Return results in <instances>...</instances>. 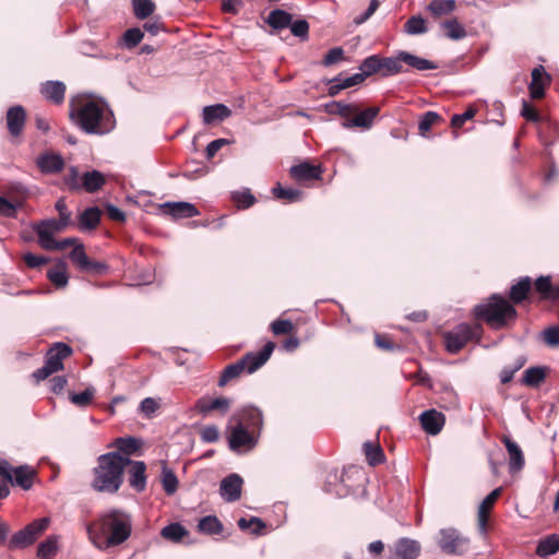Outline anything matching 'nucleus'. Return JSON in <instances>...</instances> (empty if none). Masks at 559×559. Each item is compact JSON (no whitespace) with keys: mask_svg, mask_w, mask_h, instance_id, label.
<instances>
[{"mask_svg":"<svg viewBox=\"0 0 559 559\" xmlns=\"http://www.w3.org/2000/svg\"><path fill=\"white\" fill-rule=\"evenodd\" d=\"M324 490L329 493H334L337 497H344L348 492L346 487L343 485L342 476L338 475V472L336 469H333L328 473L324 483Z\"/></svg>","mask_w":559,"mask_h":559,"instance_id":"nucleus-35","label":"nucleus"},{"mask_svg":"<svg viewBox=\"0 0 559 559\" xmlns=\"http://www.w3.org/2000/svg\"><path fill=\"white\" fill-rule=\"evenodd\" d=\"M71 223L70 215L59 216V219L50 218L44 219L33 225V229L38 236V242H40V234L43 231L53 236L55 233L62 231Z\"/></svg>","mask_w":559,"mask_h":559,"instance_id":"nucleus-23","label":"nucleus"},{"mask_svg":"<svg viewBox=\"0 0 559 559\" xmlns=\"http://www.w3.org/2000/svg\"><path fill=\"white\" fill-rule=\"evenodd\" d=\"M35 164L43 175H56L64 168V158L61 154L46 151L39 154Z\"/></svg>","mask_w":559,"mask_h":559,"instance_id":"nucleus-12","label":"nucleus"},{"mask_svg":"<svg viewBox=\"0 0 559 559\" xmlns=\"http://www.w3.org/2000/svg\"><path fill=\"white\" fill-rule=\"evenodd\" d=\"M559 551V535L551 534L539 540L536 547V555L540 558H547Z\"/></svg>","mask_w":559,"mask_h":559,"instance_id":"nucleus-36","label":"nucleus"},{"mask_svg":"<svg viewBox=\"0 0 559 559\" xmlns=\"http://www.w3.org/2000/svg\"><path fill=\"white\" fill-rule=\"evenodd\" d=\"M5 119L9 133L12 136H19L22 133L26 121L25 109L20 105L10 107L7 111Z\"/></svg>","mask_w":559,"mask_h":559,"instance_id":"nucleus-21","label":"nucleus"},{"mask_svg":"<svg viewBox=\"0 0 559 559\" xmlns=\"http://www.w3.org/2000/svg\"><path fill=\"white\" fill-rule=\"evenodd\" d=\"M259 437L258 433L245 429L241 424H234L228 437L229 449L236 453L251 451L258 444Z\"/></svg>","mask_w":559,"mask_h":559,"instance_id":"nucleus-9","label":"nucleus"},{"mask_svg":"<svg viewBox=\"0 0 559 559\" xmlns=\"http://www.w3.org/2000/svg\"><path fill=\"white\" fill-rule=\"evenodd\" d=\"M49 281L58 288H63L68 285L69 276L67 273V264L60 260L55 269H50L47 272Z\"/></svg>","mask_w":559,"mask_h":559,"instance_id":"nucleus-39","label":"nucleus"},{"mask_svg":"<svg viewBox=\"0 0 559 559\" xmlns=\"http://www.w3.org/2000/svg\"><path fill=\"white\" fill-rule=\"evenodd\" d=\"M543 341L551 346H558L559 345V325H551L544 330L543 332Z\"/></svg>","mask_w":559,"mask_h":559,"instance_id":"nucleus-64","label":"nucleus"},{"mask_svg":"<svg viewBox=\"0 0 559 559\" xmlns=\"http://www.w3.org/2000/svg\"><path fill=\"white\" fill-rule=\"evenodd\" d=\"M419 421L423 429L428 435L436 436L442 430L445 424V417L442 413L431 408L420 414Z\"/></svg>","mask_w":559,"mask_h":559,"instance_id":"nucleus-16","label":"nucleus"},{"mask_svg":"<svg viewBox=\"0 0 559 559\" xmlns=\"http://www.w3.org/2000/svg\"><path fill=\"white\" fill-rule=\"evenodd\" d=\"M133 14L138 20H145L151 16L156 5L153 0H132Z\"/></svg>","mask_w":559,"mask_h":559,"instance_id":"nucleus-47","label":"nucleus"},{"mask_svg":"<svg viewBox=\"0 0 559 559\" xmlns=\"http://www.w3.org/2000/svg\"><path fill=\"white\" fill-rule=\"evenodd\" d=\"M160 481L166 495L173 496L177 491L179 485L178 478L165 462L162 465Z\"/></svg>","mask_w":559,"mask_h":559,"instance_id":"nucleus-40","label":"nucleus"},{"mask_svg":"<svg viewBox=\"0 0 559 559\" xmlns=\"http://www.w3.org/2000/svg\"><path fill=\"white\" fill-rule=\"evenodd\" d=\"M231 115V110L224 104H215L203 108V122L212 124L223 121Z\"/></svg>","mask_w":559,"mask_h":559,"instance_id":"nucleus-31","label":"nucleus"},{"mask_svg":"<svg viewBox=\"0 0 559 559\" xmlns=\"http://www.w3.org/2000/svg\"><path fill=\"white\" fill-rule=\"evenodd\" d=\"M102 212L97 206H90L79 216V227L81 230H92L100 222Z\"/></svg>","mask_w":559,"mask_h":559,"instance_id":"nucleus-34","label":"nucleus"},{"mask_svg":"<svg viewBox=\"0 0 559 559\" xmlns=\"http://www.w3.org/2000/svg\"><path fill=\"white\" fill-rule=\"evenodd\" d=\"M555 286L551 283L550 276H539L535 281V289L542 295L543 299L552 300V295L555 294Z\"/></svg>","mask_w":559,"mask_h":559,"instance_id":"nucleus-53","label":"nucleus"},{"mask_svg":"<svg viewBox=\"0 0 559 559\" xmlns=\"http://www.w3.org/2000/svg\"><path fill=\"white\" fill-rule=\"evenodd\" d=\"M38 243L45 250L59 251V250H63L73 245L76 246L80 242H79L78 238H74V237L64 238V239L58 241L53 238V236L49 235L48 233L43 231L40 234V242H38Z\"/></svg>","mask_w":559,"mask_h":559,"instance_id":"nucleus-30","label":"nucleus"},{"mask_svg":"<svg viewBox=\"0 0 559 559\" xmlns=\"http://www.w3.org/2000/svg\"><path fill=\"white\" fill-rule=\"evenodd\" d=\"M231 401L228 397L219 396L211 399L209 396H202L195 402L194 411L203 417L215 411L225 415L229 411Z\"/></svg>","mask_w":559,"mask_h":559,"instance_id":"nucleus-11","label":"nucleus"},{"mask_svg":"<svg viewBox=\"0 0 559 559\" xmlns=\"http://www.w3.org/2000/svg\"><path fill=\"white\" fill-rule=\"evenodd\" d=\"M474 314L498 330L506 326L508 320L515 319L516 310L504 297L493 294L486 302L475 306Z\"/></svg>","mask_w":559,"mask_h":559,"instance_id":"nucleus-3","label":"nucleus"},{"mask_svg":"<svg viewBox=\"0 0 559 559\" xmlns=\"http://www.w3.org/2000/svg\"><path fill=\"white\" fill-rule=\"evenodd\" d=\"M290 32L294 36L300 38L301 40H307L309 37V23L305 19H299L290 22L289 26Z\"/></svg>","mask_w":559,"mask_h":559,"instance_id":"nucleus-59","label":"nucleus"},{"mask_svg":"<svg viewBox=\"0 0 559 559\" xmlns=\"http://www.w3.org/2000/svg\"><path fill=\"white\" fill-rule=\"evenodd\" d=\"M71 261L84 272L92 274H105L109 270V265L105 262L92 261L84 251L83 243H78L76 247L69 253Z\"/></svg>","mask_w":559,"mask_h":559,"instance_id":"nucleus-10","label":"nucleus"},{"mask_svg":"<svg viewBox=\"0 0 559 559\" xmlns=\"http://www.w3.org/2000/svg\"><path fill=\"white\" fill-rule=\"evenodd\" d=\"M64 183L72 192L82 190V176H80L78 167L71 166L69 168L68 174L64 177Z\"/></svg>","mask_w":559,"mask_h":559,"instance_id":"nucleus-55","label":"nucleus"},{"mask_svg":"<svg viewBox=\"0 0 559 559\" xmlns=\"http://www.w3.org/2000/svg\"><path fill=\"white\" fill-rule=\"evenodd\" d=\"M143 37H144V33L141 28H139V27L129 28L123 34L124 46L128 49H132L141 43Z\"/></svg>","mask_w":559,"mask_h":559,"instance_id":"nucleus-58","label":"nucleus"},{"mask_svg":"<svg viewBox=\"0 0 559 559\" xmlns=\"http://www.w3.org/2000/svg\"><path fill=\"white\" fill-rule=\"evenodd\" d=\"M57 552V538L55 536L48 537L45 542L40 543L37 550V556L40 559H51Z\"/></svg>","mask_w":559,"mask_h":559,"instance_id":"nucleus-56","label":"nucleus"},{"mask_svg":"<svg viewBox=\"0 0 559 559\" xmlns=\"http://www.w3.org/2000/svg\"><path fill=\"white\" fill-rule=\"evenodd\" d=\"M480 326H471L466 323L457 325L453 331L445 334V348L449 353L460 352L469 341L479 333Z\"/></svg>","mask_w":559,"mask_h":559,"instance_id":"nucleus-8","label":"nucleus"},{"mask_svg":"<svg viewBox=\"0 0 559 559\" xmlns=\"http://www.w3.org/2000/svg\"><path fill=\"white\" fill-rule=\"evenodd\" d=\"M404 32L408 35H420L427 32L426 22L420 15H414L404 24Z\"/></svg>","mask_w":559,"mask_h":559,"instance_id":"nucleus-51","label":"nucleus"},{"mask_svg":"<svg viewBox=\"0 0 559 559\" xmlns=\"http://www.w3.org/2000/svg\"><path fill=\"white\" fill-rule=\"evenodd\" d=\"M198 530L206 535H217L223 532V524L216 515H206L199 521Z\"/></svg>","mask_w":559,"mask_h":559,"instance_id":"nucleus-42","label":"nucleus"},{"mask_svg":"<svg viewBox=\"0 0 559 559\" xmlns=\"http://www.w3.org/2000/svg\"><path fill=\"white\" fill-rule=\"evenodd\" d=\"M379 111V107H369L360 112L357 111V115L354 118L344 121L342 126L345 129L360 128L364 130H369L372 128Z\"/></svg>","mask_w":559,"mask_h":559,"instance_id":"nucleus-19","label":"nucleus"},{"mask_svg":"<svg viewBox=\"0 0 559 559\" xmlns=\"http://www.w3.org/2000/svg\"><path fill=\"white\" fill-rule=\"evenodd\" d=\"M526 357L518 356L511 365L504 366L500 372V381L507 384L512 381L514 374L525 365Z\"/></svg>","mask_w":559,"mask_h":559,"instance_id":"nucleus-48","label":"nucleus"},{"mask_svg":"<svg viewBox=\"0 0 559 559\" xmlns=\"http://www.w3.org/2000/svg\"><path fill=\"white\" fill-rule=\"evenodd\" d=\"M435 540L442 552L451 556H462L469 547V538L454 527L440 528Z\"/></svg>","mask_w":559,"mask_h":559,"instance_id":"nucleus-5","label":"nucleus"},{"mask_svg":"<svg viewBox=\"0 0 559 559\" xmlns=\"http://www.w3.org/2000/svg\"><path fill=\"white\" fill-rule=\"evenodd\" d=\"M502 489L496 488L493 489L489 495L485 497V499L481 501V503L478 507V525L481 531L486 530L487 520H488V513L500 496Z\"/></svg>","mask_w":559,"mask_h":559,"instance_id":"nucleus-33","label":"nucleus"},{"mask_svg":"<svg viewBox=\"0 0 559 559\" xmlns=\"http://www.w3.org/2000/svg\"><path fill=\"white\" fill-rule=\"evenodd\" d=\"M531 287H532L531 277H528V276L521 277L516 284L511 286L510 295H509L510 299L514 304L522 302L527 297V294L531 290Z\"/></svg>","mask_w":559,"mask_h":559,"instance_id":"nucleus-38","label":"nucleus"},{"mask_svg":"<svg viewBox=\"0 0 559 559\" xmlns=\"http://www.w3.org/2000/svg\"><path fill=\"white\" fill-rule=\"evenodd\" d=\"M160 535L173 543H180L189 532L180 523H170L163 527Z\"/></svg>","mask_w":559,"mask_h":559,"instance_id":"nucleus-44","label":"nucleus"},{"mask_svg":"<svg viewBox=\"0 0 559 559\" xmlns=\"http://www.w3.org/2000/svg\"><path fill=\"white\" fill-rule=\"evenodd\" d=\"M106 183V178L103 173L93 169L85 171L82 175V189L88 193H95L100 190Z\"/></svg>","mask_w":559,"mask_h":559,"instance_id":"nucleus-32","label":"nucleus"},{"mask_svg":"<svg viewBox=\"0 0 559 559\" xmlns=\"http://www.w3.org/2000/svg\"><path fill=\"white\" fill-rule=\"evenodd\" d=\"M420 549V544L417 540L403 537L395 544V556L400 559H417Z\"/></svg>","mask_w":559,"mask_h":559,"instance_id":"nucleus-26","label":"nucleus"},{"mask_svg":"<svg viewBox=\"0 0 559 559\" xmlns=\"http://www.w3.org/2000/svg\"><path fill=\"white\" fill-rule=\"evenodd\" d=\"M322 173L321 166H314L308 162L294 165L289 169V175L297 181L319 180Z\"/></svg>","mask_w":559,"mask_h":559,"instance_id":"nucleus-22","label":"nucleus"},{"mask_svg":"<svg viewBox=\"0 0 559 559\" xmlns=\"http://www.w3.org/2000/svg\"><path fill=\"white\" fill-rule=\"evenodd\" d=\"M293 15L284 10L275 9L271 11L265 22L274 29H284L289 26Z\"/></svg>","mask_w":559,"mask_h":559,"instance_id":"nucleus-37","label":"nucleus"},{"mask_svg":"<svg viewBox=\"0 0 559 559\" xmlns=\"http://www.w3.org/2000/svg\"><path fill=\"white\" fill-rule=\"evenodd\" d=\"M441 28L445 31V36L453 40H460L466 37V31L456 20H448L441 23Z\"/></svg>","mask_w":559,"mask_h":559,"instance_id":"nucleus-46","label":"nucleus"},{"mask_svg":"<svg viewBox=\"0 0 559 559\" xmlns=\"http://www.w3.org/2000/svg\"><path fill=\"white\" fill-rule=\"evenodd\" d=\"M359 70L364 80L374 73H380V57L378 55L367 57L360 64Z\"/></svg>","mask_w":559,"mask_h":559,"instance_id":"nucleus-52","label":"nucleus"},{"mask_svg":"<svg viewBox=\"0 0 559 559\" xmlns=\"http://www.w3.org/2000/svg\"><path fill=\"white\" fill-rule=\"evenodd\" d=\"M129 484L138 492H142L146 488V465L142 461H132L129 463Z\"/></svg>","mask_w":559,"mask_h":559,"instance_id":"nucleus-25","label":"nucleus"},{"mask_svg":"<svg viewBox=\"0 0 559 559\" xmlns=\"http://www.w3.org/2000/svg\"><path fill=\"white\" fill-rule=\"evenodd\" d=\"M545 377L546 372L544 367H530L524 371L522 383L527 386L536 388L545 380Z\"/></svg>","mask_w":559,"mask_h":559,"instance_id":"nucleus-45","label":"nucleus"},{"mask_svg":"<svg viewBox=\"0 0 559 559\" xmlns=\"http://www.w3.org/2000/svg\"><path fill=\"white\" fill-rule=\"evenodd\" d=\"M407 71L408 69L403 67L401 51L393 57H380V73L382 76H391Z\"/></svg>","mask_w":559,"mask_h":559,"instance_id":"nucleus-29","label":"nucleus"},{"mask_svg":"<svg viewBox=\"0 0 559 559\" xmlns=\"http://www.w3.org/2000/svg\"><path fill=\"white\" fill-rule=\"evenodd\" d=\"M72 348L63 342L55 343L53 346L47 352L45 362L53 370L59 371L63 369L62 360L72 354Z\"/></svg>","mask_w":559,"mask_h":559,"instance_id":"nucleus-17","label":"nucleus"},{"mask_svg":"<svg viewBox=\"0 0 559 559\" xmlns=\"http://www.w3.org/2000/svg\"><path fill=\"white\" fill-rule=\"evenodd\" d=\"M326 109L330 114H336L342 117H348L358 111L356 105L344 102H331L326 104Z\"/></svg>","mask_w":559,"mask_h":559,"instance_id":"nucleus-50","label":"nucleus"},{"mask_svg":"<svg viewBox=\"0 0 559 559\" xmlns=\"http://www.w3.org/2000/svg\"><path fill=\"white\" fill-rule=\"evenodd\" d=\"M114 445L118 449L117 452H119V454L123 453L130 455L138 451L140 442L133 437H121L115 440Z\"/></svg>","mask_w":559,"mask_h":559,"instance_id":"nucleus-49","label":"nucleus"},{"mask_svg":"<svg viewBox=\"0 0 559 559\" xmlns=\"http://www.w3.org/2000/svg\"><path fill=\"white\" fill-rule=\"evenodd\" d=\"M252 525H254V527L251 530V533L254 535H260L265 527V523L257 516H251L250 519L240 518L238 520V526L242 531L249 530Z\"/></svg>","mask_w":559,"mask_h":559,"instance_id":"nucleus-57","label":"nucleus"},{"mask_svg":"<svg viewBox=\"0 0 559 559\" xmlns=\"http://www.w3.org/2000/svg\"><path fill=\"white\" fill-rule=\"evenodd\" d=\"M48 518H41L33 521L23 530L12 535L11 539L9 540V548L17 549L32 545L37 539V537L48 527Z\"/></svg>","mask_w":559,"mask_h":559,"instance_id":"nucleus-6","label":"nucleus"},{"mask_svg":"<svg viewBox=\"0 0 559 559\" xmlns=\"http://www.w3.org/2000/svg\"><path fill=\"white\" fill-rule=\"evenodd\" d=\"M94 393L95 390L93 388H87L80 393H70V401L76 406L85 407L91 403Z\"/></svg>","mask_w":559,"mask_h":559,"instance_id":"nucleus-62","label":"nucleus"},{"mask_svg":"<svg viewBox=\"0 0 559 559\" xmlns=\"http://www.w3.org/2000/svg\"><path fill=\"white\" fill-rule=\"evenodd\" d=\"M102 534H108L106 547L117 546L126 542L131 534V521L120 510H111L99 519Z\"/></svg>","mask_w":559,"mask_h":559,"instance_id":"nucleus-4","label":"nucleus"},{"mask_svg":"<svg viewBox=\"0 0 559 559\" xmlns=\"http://www.w3.org/2000/svg\"><path fill=\"white\" fill-rule=\"evenodd\" d=\"M66 84L61 81H46L40 84V94L45 99L59 105L62 104L66 96Z\"/></svg>","mask_w":559,"mask_h":559,"instance_id":"nucleus-24","label":"nucleus"},{"mask_svg":"<svg viewBox=\"0 0 559 559\" xmlns=\"http://www.w3.org/2000/svg\"><path fill=\"white\" fill-rule=\"evenodd\" d=\"M70 117L87 134H106L115 127L114 114L108 105L94 99L72 106Z\"/></svg>","mask_w":559,"mask_h":559,"instance_id":"nucleus-1","label":"nucleus"},{"mask_svg":"<svg viewBox=\"0 0 559 559\" xmlns=\"http://www.w3.org/2000/svg\"><path fill=\"white\" fill-rule=\"evenodd\" d=\"M243 370H245V361H241V359L237 360L234 364L226 366L219 377V380L217 383L218 386H221V388L225 386L229 381L239 377Z\"/></svg>","mask_w":559,"mask_h":559,"instance_id":"nucleus-43","label":"nucleus"},{"mask_svg":"<svg viewBox=\"0 0 559 559\" xmlns=\"http://www.w3.org/2000/svg\"><path fill=\"white\" fill-rule=\"evenodd\" d=\"M272 191L277 199H284L290 203L298 202L302 199L301 191L292 188H283L281 185L274 187Z\"/></svg>","mask_w":559,"mask_h":559,"instance_id":"nucleus-54","label":"nucleus"},{"mask_svg":"<svg viewBox=\"0 0 559 559\" xmlns=\"http://www.w3.org/2000/svg\"><path fill=\"white\" fill-rule=\"evenodd\" d=\"M233 200L238 204L239 207L248 209L254 204L255 198L249 189L243 191H236L233 193Z\"/></svg>","mask_w":559,"mask_h":559,"instance_id":"nucleus-63","label":"nucleus"},{"mask_svg":"<svg viewBox=\"0 0 559 559\" xmlns=\"http://www.w3.org/2000/svg\"><path fill=\"white\" fill-rule=\"evenodd\" d=\"M160 207L175 218H191L200 214L194 204L185 201L165 202Z\"/></svg>","mask_w":559,"mask_h":559,"instance_id":"nucleus-20","label":"nucleus"},{"mask_svg":"<svg viewBox=\"0 0 559 559\" xmlns=\"http://www.w3.org/2000/svg\"><path fill=\"white\" fill-rule=\"evenodd\" d=\"M532 81L528 85L530 96L533 99H540L545 96V86L549 84L550 76L543 66L532 70Z\"/></svg>","mask_w":559,"mask_h":559,"instance_id":"nucleus-18","label":"nucleus"},{"mask_svg":"<svg viewBox=\"0 0 559 559\" xmlns=\"http://www.w3.org/2000/svg\"><path fill=\"white\" fill-rule=\"evenodd\" d=\"M455 0H431V2L427 5V10L435 17H441L443 15L450 14L455 10Z\"/></svg>","mask_w":559,"mask_h":559,"instance_id":"nucleus-41","label":"nucleus"},{"mask_svg":"<svg viewBox=\"0 0 559 559\" xmlns=\"http://www.w3.org/2000/svg\"><path fill=\"white\" fill-rule=\"evenodd\" d=\"M366 457L370 465H377L383 460V452L379 445H374L371 442H365L364 444Z\"/></svg>","mask_w":559,"mask_h":559,"instance_id":"nucleus-60","label":"nucleus"},{"mask_svg":"<svg viewBox=\"0 0 559 559\" xmlns=\"http://www.w3.org/2000/svg\"><path fill=\"white\" fill-rule=\"evenodd\" d=\"M501 442L504 444L509 455V471L514 474L520 472L525 465V459L520 445L509 436H502Z\"/></svg>","mask_w":559,"mask_h":559,"instance_id":"nucleus-15","label":"nucleus"},{"mask_svg":"<svg viewBox=\"0 0 559 559\" xmlns=\"http://www.w3.org/2000/svg\"><path fill=\"white\" fill-rule=\"evenodd\" d=\"M35 476V471L27 465H22L13 468L12 471V480H7L11 485H16L23 488L24 490L31 489L33 485V478Z\"/></svg>","mask_w":559,"mask_h":559,"instance_id":"nucleus-28","label":"nucleus"},{"mask_svg":"<svg viewBox=\"0 0 559 559\" xmlns=\"http://www.w3.org/2000/svg\"><path fill=\"white\" fill-rule=\"evenodd\" d=\"M229 420L235 425L241 424L245 429L251 430L258 436L261 435L264 425L262 411L253 405L239 408Z\"/></svg>","mask_w":559,"mask_h":559,"instance_id":"nucleus-7","label":"nucleus"},{"mask_svg":"<svg viewBox=\"0 0 559 559\" xmlns=\"http://www.w3.org/2000/svg\"><path fill=\"white\" fill-rule=\"evenodd\" d=\"M243 479L240 475L233 473L221 480L219 495L226 502H235L240 499Z\"/></svg>","mask_w":559,"mask_h":559,"instance_id":"nucleus-13","label":"nucleus"},{"mask_svg":"<svg viewBox=\"0 0 559 559\" xmlns=\"http://www.w3.org/2000/svg\"><path fill=\"white\" fill-rule=\"evenodd\" d=\"M274 347V343L269 341L259 353L246 354L241 358V361H245V369H247L249 373H253L269 360Z\"/></svg>","mask_w":559,"mask_h":559,"instance_id":"nucleus-14","label":"nucleus"},{"mask_svg":"<svg viewBox=\"0 0 559 559\" xmlns=\"http://www.w3.org/2000/svg\"><path fill=\"white\" fill-rule=\"evenodd\" d=\"M441 119L440 115L436 111H427L424 114L418 123L419 133L425 135L430 128Z\"/></svg>","mask_w":559,"mask_h":559,"instance_id":"nucleus-61","label":"nucleus"},{"mask_svg":"<svg viewBox=\"0 0 559 559\" xmlns=\"http://www.w3.org/2000/svg\"><path fill=\"white\" fill-rule=\"evenodd\" d=\"M401 60L403 66L406 64L408 68L419 72L438 69L436 62L404 50H401Z\"/></svg>","mask_w":559,"mask_h":559,"instance_id":"nucleus-27","label":"nucleus"},{"mask_svg":"<svg viewBox=\"0 0 559 559\" xmlns=\"http://www.w3.org/2000/svg\"><path fill=\"white\" fill-rule=\"evenodd\" d=\"M129 463L131 459L122 456L119 452L99 455L93 469L92 488L98 492L116 493L123 483V472Z\"/></svg>","mask_w":559,"mask_h":559,"instance_id":"nucleus-2","label":"nucleus"}]
</instances>
